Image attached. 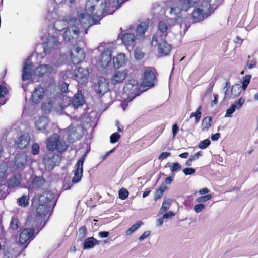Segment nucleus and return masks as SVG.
Here are the masks:
<instances>
[{"instance_id":"42","label":"nucleus","mask_w":258,"mask_h":258,"mask_svg":"<svg viewBox=\"0 0 258 258\" xmlns=\"http://www.w3.org/2000/svg\"><path fill=\"white\" fill-rule=\"evenodd\" d=\"M87 229L86 226H83L78 229V235L80 240H82L87 234Z\"/></svg>"},{"instance_id":"27","label":"nucleus","mask_w":258,"mask_h":258,"mask_svg":"<svg viewBox=\"0 0 258 258\" xmlns=\"http://www.w3.org/2000/svg\"><path fill=\"white\" fill-rule=\"evenodd\" d=\"M148 22H142L136 28V33L137 37H143L148 27Z\"/></svg>"},{"instance_id":"47","label":"nucleus","mask_w":258,"mask_h":258,"mask_svg":"<svg viewBox=\"0 0 258 258\" xmlns=\"http://www.w3.org/2000/svg\"><path fill=\"white\" fill-rule=\"evenodd\" d=\"M190 27V25L186 23V20L184 19L183 20V23L180 24V28L181 29H183V31L181 30L180 33L181 34H184L186 31L188 30L189 27Z\"/></svg>"},{"instance_id":"36","label":"nucleus","mask_w":258,"mask_h":258,"mask_svg":"<svg viewBox=\"0 0 258 258\" xmlns=\"http://www.w3.org/2000/svg\"><path fill=\"white\" fill-rule=\"evenodd\" d=\"M9 187L7 184H0V199H5L9 194Z\"/></svg>"},{"instance_id":"62","label":"nucleus","mask_w":258,"mask_h":258,"mask_svg":"<svg viewBox=\"0 0 258 258\" xmlns=\"http://www.w3.org/2000/svg\"><path fill=\"white\" fill-rule=\"evenodd\" d=\"M68 84L63 82L60 86V90L62 92H67L68 91Z\"/></svg>"},{"instance_id":"7","label":"nucleus","mask_w":258,"mask_h":258,"mask_svg":"<svg viewBox=\"0 0 258 258\" xmlns=\"http://www.w3.org/2000/svg\"><path fill=\"white\" fill-rule=\"evenodd\" d=\"M46 147L48 150L54 152L56 150L58 152L61 153L68 149V145L66 142L60 140V137L56 135L54 137H50L47 140Z\"/></svg>"},{"instance_id":"32","label":"nucleus","mask_w":258,"mask_h":258,"mask_svg":"<svg viewBox=\"0 0 258 258\" xmlns=\"http://www.w3.org/2000/svg\"><path fill=\"white\" fill-rule=\"evenodd\" d=\"M20 184V182L19 181V179L15 175H13L12 177H11L8 180H7V186L9 187V188H14L15 187H16L18 186Z\"/></svg>"},{"instance_id":"60","label":"nucleus","mask_w":258,"mask_h":258,"mask_svg":"<svg viewBox=\"0 0 258 258\" xmlns=\"http://www.w3.org/2000/svg\"><path fill=\"white\" fill-rule=\"evenodd\" d=\"M112 153H113V149H111V150H109V151L107 152L105 154L100 156L99 158L101 161H103V160H105L107 158V157Z\"/></svg>"},{"instance_id":"14","label":"nucleus","mask_w":258,"mask_h":258,"mask_svg":"<svg viewBox=\"0 0 258 258\" xmlns=\"http://www.w3.org/2000/svg\"><path fill=\"white\" fill-rule=\"evenodd\" d=\"M111 61V50L105 49L101 54L97 62V66L101 68H107Z\"/></svg>"},{"instance_id":"5","label":"nucleus","mask_w":258,"mask_h":258,"mask_svg":"<svg viewBox=\"0 0 258 258\" xmlns=\"http://www.w3.org/2000/svg\"><path fill=\"white\" fill-rule=\"evenodd\" d=\"M61 160L59 155L51 150H48L43 157L42 162L45 170L52 171L55 167L60 164Z\"/></svg>"},{"instance_id":"40","label":"nucleus","mask_w":258,"mask_h":258,"mask_svg":"<svg viewBox=\"0 0 258 258\" xmlns=\"http://www.w3.org/2000/svg\"><path fill=\"white\" fill-rule=\"evenodd\" d=\"M201 108H202V106L201 105L199 106L198 108L196 110V111L195 112L192 113L190 116V118L195 117L196 123H198L199 122L200 119L201 118V112L200 110H201Z\"/></svg>"},{"instance_id":"22","label":"nucleus","mask_w":258,"mask_h":258,"mask_svg":"<svg viewBox=\"0 0 258 258\" xmlns=\"http://www.w3.org/2000/svg\"><path fill=\"white\" fill-rule=\"evenodd\" d=\"M168 29L167 24L164 21H160L158 24V30L153 36H157L158 37L166 38Z\"/></svg>"},{"instance_id":"50","label":"nucleus","mask_w":258,"mask_h":258,"mask_svg":"<svg viewBox=\"0 0 258 258\" xmlns=\"http://www.w3.org/2000/svg\"><path fill=\"white\" fill-rule=\"evenodd\" d=\"M10 225L11 228L16 230L20 227V222L17 218H13L11 221Z\"/></svg>"},{"instance_id":"24","label":"nucleus","mask_w":258,"mask_h":258,"mask_svg":"<svg viewBox=\"0 0 258 258\" xmlns=\"http://www.w3.org/2000/svg\"><path fill=\"white\" fill-rule=\"evenodd\" d=\"M45 182V180L42 177L35 176L31 182V186L34 189H44Z\"/></svg>"},{"instance_id":"43","label":"nucleus","mask_w":258,"mask_h":258,"mask_svg":"<svg viewBox=\"0 0 258 258\" xmlns=\"http://www.w3.org/2000/svg\"><path fill=\"white\" fill-rule=\"evenodd\" d=\"M68 130L70 131V133L69 134L68 138L69 140H74L75 139H78L77 136H75L76 133L74 132L76 131L75 128L74 127L69 126L68 127Z\"/></svg>"},{"instance_id":"56","label":"nucleus","mask_w":258,"mask_h":258,"mask_svg":"<svg viewBox=\"0 0 258 258\" xmlns=\"http://www.w3.org/2000/svg\"><path fill=\"white\" fill-rule=\"evenodd\" d=\"M170 155H171V153L170 152H163L159 156L158 159L160 160H164V159L167 158V157H169L170 156Z\"/></svg>"},{"instance_id":"15","label":"nucleus","mask_w":258,"mask_h":258,"mask_svg":"<svg viewBox=\"0 0 258 258\" xmlns=\"http://www.w3.org/2000/svg\"><path fill=\"white\" fill-rule=\"evenodd\" d=\"M34 229L33 228H24L20 232L19 238L21 244L29 243L34 238Z\"/></svg>"},{"instance_id":"34","label":"nucleus","mask_w":258,"mask_h":258,"mask_svg":"<svg viewBox=\"0 0 258 258\" xmlns=\"http://www.w3.org/2000/svg\"><path fill=\"white\" fill-rule=\"evenodd\" d=\"M212 118L211 117H205L202 120L201 127L202 131H207L210 127Z\"/></svg>"},{"instance_id":"61","label":"nucleus","mask_w":258,"mask_h":258,"mask_svg":"<svg viewBox=\"0 0 258 258\" xmlns=\"http://www.w3.org/2000/svg\"><path fill=\"white\" fill-rule=\"evenodd\" d=\"M115 89H116V87L114 86V92H115L116 94V95L115 96L116 100H120L122 98L125 99V97H122L120 95V91L118 88L117 91Z\"/></svg>"},{"instance_id":"44","label":"nucleus","mask_w":258,"mask_h":258,"mask_svg":"<svg viewBox=\"0 0 258 258\" xmlns=\"http://www.w3.org/2000/svg\"><path fill=\"white\" fill-rule=\"evenodd\" d=\"M251 76L250 75H247L243 78L242 88L243 90H245L247 87L248 84L250 82Z\"/></svg>"},{"instance_id":"38","label":"nucleus","mask_w":258,"mask_h":258,"mask_svg":"<svg viewBox=\"0 0 258 258\" xmlns=\"http://www.w3.org/2000/svg\"><path fill=\"white\" fill-rule=\"evenodd\" d=\"M29 197L26 195H23L17 199L18 205L21 207H25L29 204Z\"/></svg>"},{"instance_id":"21","label":"nucleus","mask_w":258,"mask_h":258,"mask_svg":"<svg viewBox=\"0 0 258 258\" xmlns=\"http://www.w3.org/2000/svg\"><path fill=\"white\" fill-rule=\"evenodd\" d=\"M30 139L29 137L22 134L15 141V144L20 149H23L26 148L30 143Z\"/></svg>"},{"instance_id":"35","label":"nucleus","mask_w":258,"mask_h":258,"mask_svg":"<svg viewBox=\"0 0 258 258\" xmlns=\"http://www.w3.org/2000/svg\"><path fill=\"white\" fill-rule=\"evenodd\" d=\"M8 93V91L6 87L0 85V105H3L6 103V100L4 98Z\"/></svg>"},{"instance_id":"49","label":"nucleus","mask_w":258,"mask_h":258,"mask_svg":"<svg viewBox=\"0 0 258 258\" xmlns=\"http://www.w3.org/2000/svg\"><path fill=\"white\" fill-rule=\"evenodd\" d=\"M182 166L179 163L177 162H174L172 164V165L170 166V170L173 174L174 173V172L176 171L180 170Z\"/></svg>"},{"instance_id":"9","label":"nucleus","mask_w":258,"mask_h":258,"mask_svg":"<svg viewBox=\"0 0 258 258\" xmlns=\"http://www.w3.org/2000/svg\"><path fill=\"white\" fill-rule=\"evenodd\" d=\"M89 73L87 67L85 68L77 64L73 71V74L75 79L78 83L83 84L87 82Z\"/></svg>"},{"instance_id":"59","label":"nucleus","mask_w":258,"mask_h":258,"mask_svg":"<svg viewBox=\"0 0 258 258\" xmlns=\"http://www.w3.org/2000/svg\"><path fill=\"white\" fill-rule=\"evenodd\" d=\"M174 216H175V213L173 211H170L167 213H165L163 215V218H164L165 219H168V218H171L172 217H173Z\"/></svg>"},{"instance_id":"31","label":"nucleus","mask_w":258,"mask_h":258,"mask_svg":"<svg viewBox=\"0 0 258 258\" xmlns=\"http://www.w3.org/2000/svg\"><path fill=\"white\" fill-rule=\"evenodd\" d=\"M172 203V200L168 199H164L162 206L159 211V214H162L164 212L167 211L170 207Z\"/></svg>"},{"instance_id":"64","label":"nucleus","mask_w":258,"mask_h":258,"mask_svg":"<svg viewBox=\"0 0 258 258\" xmlns=\"http://www.w3.org/2000/svg\"><path fill=\"white\" fill-rule=\"evenodd\" d=\"M178 130H179V127L177 126V125L176 124H174L172 126V133H173V138L176 135Z\"/></svg>"},{"instance_id":"13","label":"nucleus","mask_w":258,"mask_h":258,"mask_svg":"<svg viewBox=\"0 0 258 258\" xmlns=\"http://www.w3.org/2000/svg\"><path fill=\"white\" fill-rule=\"evenodd\" d=\"M46 222L44 223H45ZM42 223L41 218L36 215H29L26 219L25 224L27 226L29 227V228H33L35 230H38L40 231L44 224L40 227Z\"/></svg>"},{"instance_id":"39","label":"nucleus","mask_w":258,"mask_h":258,"mask_svg":"<svg viewBox=\"0 0 258 258\" xmlns=\"http://www.w3.org/2000/svg\"><path fill=\"white\" fill-rule=\"evenodd\" d=\"M48 69L47 65H41L36 68L35 72L37 75L43 76L47 73Z\"/></svg>"},{"instance_id":"48","label":"nucleus","mask_w":258,"mask_h":258,"mask_svg":"<svg viewBox=\"0 0 258 258\" xmlns=\"http://www.w3.org/2000/svg\"><path fill=\"white\" fill-rule=\"evenodd\" d=\"M135 58L137 60L143 59L145 56L144 53L139 49H136L134 51Z\"/></svg>"},{"instance_id":"41","label":"nucleus","mask_w":258,"mask_h":258,"mask_svg":"<svg viewBox=\"0 0 258 258\" xmlns=\"http://www.w3.org/2000/svg\"><path fill=\"white\" fill-rule=\"evenodd\" d=\"M142 222L140 221L137 222L134 225L131 227L126 232V235H130L134 231L137 230L142 224Z\"/></svg>"},{"instance_id":"8","label":"nucleus","mask_w":258,"mask_h":258,"mask_svg":"<svg viewBox=\"0 0 258 258\" xmlns=\"http://www.w3.org/2000/svg\"><path fill=\"white\" fill-rule=\"evenodd\" d=\"M122 91L121 93L123 95H124L125 94L131 95L132 98L139 95L140 87L137 81L135 79L128 80Z\"/></svg>"},{"instance_id":"26","label":"nucleus","mask_w":258,"mask_h":258,"mask_svg":"<svg viewBox=\"0 0 258 258\" xmlns=\"http://www.w3.org/2000/svg\"><path fill=\"white\" fill-rule=\"evenodd\" d=\"M27 162L25 156H19L15 158L14 167L16 170H22L24 169Z\"/></svg>"},{"instance_id":"23","label":"nucleus","mask_w":258,"mask_h":258,"mask_svg":"<svg viewBox=\"0 0 258 258\" xmlns=\"http://www.w3.org/2000/svg\"><path fill=\"white\" fill-rule=\"evenodd\" d=\"M95 90L99 94L103 95L109 90L108 83L105 81L99 80L97 84L95 85Z\"/></svg>"},{"instance_id":"10","label":"nucleus","mask_w":258,"mask_h":258,"mask_svg":"<svg viewBox=\"0 0 258 258\" xmlns=\"http://www.w3.org/2000/svg\"><path fill=\"white\" fill-rule=\"evenodd\" d=\"M74 23L70 26H68L63 34V39L65 41L70 42L72 40L78 38L79 34V28L75 25L77 21L74 19Z\"/></svg>"},{"instance_id":"63","label":"nucleus","mask_w":258,"mask_h":258,"mask_svg":"<svg viewBox=\"0 0 258 258\" xmlns=\"http://www.w3.org/2000/svg\"><path fill=\"white\" fill-rule=\"evenodd\" d=\"M202 155L201 152H198L194 154L193 155L191 156L189 158H190V160L192 161L198 159L200 156Z\"/></svg>"},{"instance_id":"20","label":"nucleus","mask_w":258,"mask_h":258,"mask_svg":"<svg viewBox=\"0 0 258 258\" xmlns=\"http://www.w3.org/2000/svg\"><path fill=\"white\" fill-rule=\"evenodd\" d=\"M244 100L242 98L239 99L237 101H235L233 104L231 105L230 107L226 110L225 115L226 117H230L232 114L236 110L239 109L244 104Z\"/></svg>"},{"instance_id":"52","label":"nucleus","mask_w":258,"mask_h":258,"mask_svg":"<svg viewBox=\"0 0 258 258\" xmlns=\"http://www.w3.org/2000/svg\"><path fill=\"white\" fill-rule=\"evenodd\" d=\"M211 144V141L209 139H207L200 143L199 147L201 149L206 148Z\"/></svg>"},{"instance_id":"29","label":"nucleus","mask_w":258,"mask_h":258,"mask_svg":"<svg viewBox=\"0 0 258 258\" xmlns=\"http://www.w3.org/2000/svg\"><path fill=\"white\" fill-rule=\"evenodd\" d=\"M84 103V97L81 94H77L72 99V104L75 108L82 106Z\"/></svg>"},{"instance_id":"51","label":"nucleus","mask_w":258,"mask_h":258,"mask_svg":"<svg viewBox=\"0 0 258 258\" xmlns=\"http://www.w3.org/2000/svg\"><path fill=\"white\" fill-rule=\"evenodd\" d=\"M40 151V147L38 144L34 143L31 146V153L34 155H36L39 154Z\"/></svg>"},{"instance_id":"55","label":"nucleus","mask_w":258,"mask_h":258,"mask_svg":"<svg viewBox=\"0 0 258 258\" xmlns=\"http://www.w3.org/2000/svg\"><path fill=\"white\" fill-rule=\"evenodd\" d=\"M183 173L186 175H192L195 173V170L191 168H185L183 171Z\"/></svg>"},{"instance_id":"25","label":"nucleus","mask_w":258,"mask_h":258,"mask_svg":"<svg viewBox=\"0 0 258 258\" xmlns=\"http://www.w3.org/2000/svg\"><path fill=\"white\" fill-rule=\"evenodd\" d=\"M127 61L125 54L119 53L114 57V67L119 68L125 66Z\"/></svg>"},{"instance_id":"30","label":"nucleus","mask_w":258,"mask_h":258,"mask_svg":"<svg viewBox=\"0 0 258 258\" xmlns=\"http://www.w3.org/2000/svg\"><path fill=\"white\" fill-rule=\"evenodd\" d=\"M99 244V241L93 237H88L84 242L83 249H87L93 248L95 245Z\"/></svg>"},{"instance_id":"57","label":"nucleus","mask_w":258,"mask_h":258,"mask_svg":"<svg viewBox=\"0 0 258 258\" xmlns=\"http://www.w3.org/2000/svg\"><path fill=\"white\" fill-rule=\"evenodd\" d=\"M30 72H22V79L23 81L28 80L31 78Z\"/></svg>"},{"instance_id":"6","label":"nucleus","mask_w":258,"mask_h":258,"mask_svg":"<svg viewBox=\"0 0 258 258\" xmlns=\"http://www.w3.org/2000/svg\"><path fill=\"white\" fill-rule=\"evenodd\" d=\"M165 38L153 36L151 45L153 47H157V51L160 56L168 55L171 51V46L165 40Z\"/></svg>"},{"instance_id":"58","label":"nucleus","mask_w":258,"mask_h":258,"mask_svg":"<svg viewBox=\"0 0 258 258\" xmlns=\"http://www.w3.org/2000/svg\"><path fill=\"white\" fill-rule=\"evenodd\" d=\"M133 98H130V97H128L127 99H125V100L123 101L121 103V107L122 108L123 110H125V108H126L127 106V103L128 102H130L132 100Z\"/></svg>"},{"instance_id":"11","label":"nucleus","mask_w":258,"mask_h":258,"mask_svg":"<svg viewBox=\"0 0 258 258\" xmlns=\"http://www.w3.org/2000/svg\"><path fill=\"white\" fill-rule=\"evenodd\" d=\"M156 81L154 73V69L152 67L146 68L144 73L142 84L145 87H153Z\"/></svg>"},{"instance_id":"4","label":"nucleus","mask_w":258,"mask_h":258,"mask_svg":"<svg viewBox=\"0 0 258 258\" xmlns=\"http://www.w3.org/2000/svg\"><path fill=\"white\" fill-rule=\"evenodd\" d=\"M199 0H170L167 2L166 12L171 16H176L181 11H186L197 4Z\"/></svg>"},{"instance_id":"17","label":"nucleus","mask_w":258,"mask_h":258,"mask_svg":"<svg viewBox=\"0 0 258 258\" xmlns=\"http://www.w3.org/2000/svg\"><path fill=\"white\" fill-rule=\"evenodd\" d=\"M44 90L41 85L37 86L33 91L31 97L32 102L35 104L38 103L44 97Z\"/></svg>"},{"instance_id":"45","label":"nucleus","mask_w":258,"mask_h":258,"mask_svg":"<svg viewBox=\"0 0 258 258\" xmlns=\"http://www.w3.org/2000/svg\"><path fill=\"white\" fill-rule=\"evenodd\" d=\"M212 198L211 195H207L205 196H201L197 198L196 200V202L202 203H204L210 200Z\"/></svg>"},{"instance_id":"19","label":"nucleus","mask_w":258,"mask_h":258,"mask_svg":"<svg viewBox=\"0 0 258 258\" xmlns=\"http://www.w3.org/2000/svg\"><path fill=\"white\" fill-rule=\"evenodd\" d=\"M48 123V119L46 117H41L35 122V126L38 130L42 131L45 134H48L49 133L47 130Z\"/></svg>"},{"instance_id":"16","label":"nucleus","mask_w":258,"mask_h":258,"mask_svg":"<svg viewBox=\"0 0 258 258\" xmlns=\"http://www.w3.org/2000/svg\"><path fill=\"white\" fill-rule=\"evenodd\" d=\"M73 51L70 52L71 59L74 64H78L85 57V54L81 48L76 47L73 48Z\"/></svg>"},{"instance_id":"53","label":"nucleus","mask_w":258,"mask_h":258,"mask_svg":"<svg viewBox=\"0 0 258 258\" xmlns=\"http://www.w3.org/2000/svg\"><path fill=\"white\" fill-rule=\"evenodd\" d=\"M205 208L206 206L205 205L202 203H199L194 206V209L196 213H199L203 211Z\"/></svg>"},{"instance_id":"3","label":"nucleus","mask_w":258,"mask_h":258,"mask_svg":"<svg viewBox=\"0 0 258 258\" xmlns=\"http://www.w3.org/2000/svg\"><path fill=\"white\" fill-rule=\"evenodd\" d=\"M211 0H202L200 4L194 9L192 13V21L197 23L203 20L209 16L222 3L210 4Z\"/></svg>"},{"instance_id":"37","label":"nucleus","mask_w":258,"mask_h":258,"mask_svg":"<svg viewBox=\"0 0 258 258\" xmlns=\"http://www.w3.org/2000/svg\"><path fill=\"white\" fill-rule=\"evenodd\" d=\"M166 188V186L164 184H162L159 189L156 190L155 193L154 200H157L160 199L162 197Z\"/></svg>"},{"instance_id":"33","label":"nucleus","mask_w":258,"mask_h":258,"mask_svg":"<svg viewBox=\"0 0 258 258\" xmlns=\"http://www.w3.org/2000/svg\"><path fill=\"white\" fill-rule=\"evenodd\" d=\"M241 92V87L238 84H236L233 85L232 87L231 90V94L230 95L229 97L230 98H235L237 96H238Z\"/></svg>"},{"instance_id":"54","label":"nucleus","mask_w":258,"mask_h":258,"mask_svg":"<svg viewBox=\"0 0 258 258\" xmlns=\"http://www.w3.org/2000/svg\"><path fill=\"white\" fill-rule=\"evenodd\" d=\"M7 170L0 165V181L3 180L6 177Z\"/></svg>"},{"instance_id":"28","label":"nucleus","mask_w":258,"mask_h":258,"mask_svg":"<svg viewBox=\"0 0 258 258\" xmlns=\"http://www.w3.org/2000/svg\"><path fill=\"white\" fill-rule=\"evenodd\" d=\"M127 72L126 70L114 72V83H120L127 77Z\"/></svg>"},{"instance_id":"2","label":"nucleus","mask_w":258,"mask_h":258,"mask_svg":"<svg viewBox=\"0 0 258 258\" xmlns=\"http://www.w3.org/2000/svg\"><path fill=\"white\" fill-rule=\"evenodd\" d=\"M33 199L38 201V205L36 209L38 217L42 218L48 214L50 215L56 203L54 196L50 191H45L42 195H36Z\"/></svg>"},{"instance_id":"1","label":"nucleus","mask_w":258,"mask_h":258,"mask_svg":"<svg viewBox=\"0 0 258 258\" xmlns=\"http://www.w3.org/2000/svg\"><path fill=\"white\" fill-rule=\"evenodd\" d=\"M99 1L87 0L85 7L86 12L78 15V20L82 24H86V21H88L89 26L97 24L102 18V16H104L113 13L111 9V4L110 2H105L104 4H102L101 10H97L96 12H94L96 4Z\"/></svg>"},{"instance_id":"46","label":"nucleus","mask_w":258,"mask_h":258,"mask_svg":"<svg viewBox=\"0 0 258 258\" xmlns=\"http://www.w3.org/2000/svg\"><path fill=\"white\" fill-rule=\"evenodd\" d=\"M128 191L123 188H121L118 192L119 198L121 200L126 199L128 196Z\"/></svg>"},{"instance_id":"12","label":"nucleus","mask_w":258,"mask_h":258,"mask_svg":"<svg viewBox=\"0 0 258 258\" xmlns=\"http://www.w3.org/2000/svg\"><path fill=\"white\" fill-rule=\"evenodd\" d=\"M86 156V154L83 155L75 165L76 170L72 178V182L74 183H78L81 180L83 171V166Z\"/></svg>"},{"instance_id":"18","label":"nucleus","mask_w":258,"mask_h":258,"mask_svg":"<svg viewBox=\"0 0 258 258\" xmlns=\"http://www.w3.org/2000/svg\"><path fill=\"white\" fill-rule=\"evenodd\" d=\"M137 37H135L134 34L125 33L121 37V39L123 44L128 47L133 48L136 45V41Z\"/></svg>"}]
</instances>
